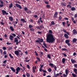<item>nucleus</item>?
Listing matches in <instances>:
<instances>
[{"instance_id": "nucleus-56", "label": "nucleus", "mask_w": 77, "mask_h": 77, "mask_svg": "<svg viewBox=\"0 0 77 77\" xmlns=\"http://www.w3.org/2000/svg\"><path fill=\"white\" fill-rule=\"evenodd\" d=\"M37 33H38V34H41V33H42V32L38 31Z\"/></svg>"}, {"instance_id": "nucleus-21", "label": "nucleus", "mask_w": 77, "mask_h": 77, "mask_svg": "<svg viewBox=\"0 0 77 77\" xmlns=\"http://www.w3.org/2000/svg\"><path fill=\"white\" fill-rule=\"evenodd\" d=\"M64 36L66 38V39H68L69 37H68V35L66 34H64Z\"/></svg>"}, {"instance_id": "nucleus-27", "label": "nucleus", "mask_w": 77, "mask_h": 77, "mask_svg": "<svg viewBox=\"0 0 77 77\" xmlns=\"http://www.w3.org/2000/svg\"><path fill=\"white\" fill-rule=\"evenodd\" d=\"M26 75L27 77H30V75L29 73H27L26 74Z\"/></svg>"}, {"instance_id": "nucleus-14", "label": "nucleus", "mask_w": 77, "mask_h": 77, "mask_svg": "<svg viewBox=\"0 0 77 77\" xmlns=\"http://www.w3.org/2000/svg\"><path fill=\"white\" fill-rule=\"evenodd\" d=\"M10 29L11 31H12V32H14V29L13 28V27L12 26H10Z\"/></svg>"}, {"instance_id": "nucleus-29", "label": "nucleus", "mask_w": 77, "mask_h": 77, "mask_svg": "<svg viewBox=\"0 0 77 77\" xmlns=\"http://www.w3.org/2000/svg\"><path fill=\"white\" fill-rule=\"evenodd\" d=\"M74 71L75 72V74H77V69H74Z\"/></svg>"}, {"instance_id": "nucleus-12", "label": "nucleus", "mask_w": 77, "mask_h": 77, "mask_svg": "<svg viewBox=\"0 0 77 77\" xmlns=\"http://www.w3.org/2000/svg\"><path fill=\"white\" fill-rule=\"evenodd\" d=\"M14 53L17 56L19 55V52L18 51H15L14 52Z\"/></svg>"}, {"instance_id": "nucleus-24", "label": "nucleus", "mask_w": 77, "mask_h": 77, "mask_svg": "<svg viewBox=\"0 0 77 77\" xmlns=\"http://www.w3.org/2000/svg\"><path fill=\"white\" fill-rule=\"evenodd\" d=\"M69 42H70V41L69 39L66 40L65 41V43H66V44H68V43H69Z\"/></svg>"}, {"instance_id": "nucleus-4", "label": "nucleus", "mask_w": 77, "mask_h": 77, "mask_svg": "<svg viewBox=\"0 0 77 77\" xmlns=\"http://www.w3.org/2000/svg\"><path fill=\"white\" fill-rule=\"evenodd\" d=\"M14 42L16 43V45H18V44L19 43H20V42L21 41H20V40L19 41V42H18V40L17 39V38L16 37L15 38H14Z\"/></svg>"}, {"instance_id": "nucleus-10", "label": "nucleus", "mask_w": 77, "mask_h": 77, "mask_svg": "<svg viewBox=\"0 0 77 77\" xmlns=\"http://www.w3.org/2000/svg\"><path fill=\"white\" fill-rule=\"evenodd\" d=\"M61 5L63 6H64V7H65V6H66V3L61 2Z\"/></svg>"}, {"instance_id": "nucleus-43", "label": "nucleus", "mask_w": 77, "mask_h": 77, "mask_svg": "<svg viewBox=\"0 0 77 77\" xmlns=\"http://www.w3.org/2000/svg\"><path fill=\"white\" fill-rule=\"evenodd\" d=\"M3 54L4 55H5V54H6V51H4L3 52Z\"/></svg>"}, {"instance_id": "nucleus-49", "label": "nucleus", "mask_w": 77, "mask_h": 77, "mask_svg": "<svg viewBox=\"0 0 77 77\" xmlns=\"http://www.w3.org/2000/svg\"><path fill=\"white\" fill-rule=\"evenodd\" d=\"M35 42H38V43L39 42V44H41V43L38 40H36L35 41Z\"/></svg>"}, {"instance_id": "nucleus-48", "label": "nucleus", "mask_w": 77, "mask_h": 77, "mask_svg": "<svg viewBox=\"0 0 77 77\" xmlns=\"http://www.w3.org/2000/svg\"><path fill=\"white\" fill-rule=\"evenodd\" d=\"M62 54H63L64 56L65 57H66V56H67V55H66V54H65L63 53Z\"/></svg>"}, {"instance_id": "nucleus-19", "label": "nucleus", "mask_w": 77, "mask_h": 77, "mask_svg": "<svg viewBox=\"0 0 77 77\" xmlns=\"http://www.w3.org/2000/svg\"><path fill=\"white\" fill-rule=\"evenodd\" d=\"M9 19L11 21H13V18L12 17H9Z\"/></svg>"}, {"instance_id": "nucleus-11", "label": "nucleus", "mask_w": 77, "mask_h": 77, "mask_svg": "<svg viewBox=\"0 0 77 77\" xmlns=\"http://www.w3.org/2000/svg\"><path fill=\"white\" fill-rule=\"evenodd\" d=\"M71 62L72 63H76V60H75L73 59H71Z\"/></svg>"}, {"instance_id": "nucleus-13", "label": "nucleus", "mask_w": 77, "mask_h": 77, "mask_svg": "<svg viewBox=\"0 0 77 77\" xmlns=\"http://www.w3.org/2000/svg\"><path fill=\"white\" fill-rule=\"evenodd\" d=\"M10 69L13 72H15V69L14 67H10Z\"/></svg>"}, {"instance_id": "nucleus-45", "label": "nucleus", "mask_w": 77, "mask_h": 77, "mask_svg": "<svg viewBox=\"0 0 77 77\" xmlns=\"http://www.w3.org/2000/svg\"><path fill=\"white\" fill-rule=\"evenodd\" d=\"M59 20H61L62 19V16H60L59 17Z\"/></svg>"}, {"instance_id": "nucleus-15", "label": "nucleus", "mask_w": 77, "mask_h": 77, "mask_svg": "<svg viewBox=\"0 0 77 77\" xmlns=\"http://www.w3.org/2000/svg\"><path fill=\"white\" fill-rule=\"evenodd\" d=\"M77 39L75 38H74L72 40V42L73 43H76L77 42Z\"/></svg>"}, {"instance_id": "nucleus-28", "label": "nucleus", "mask_w": 77, "mask_h": 77, "mask_svg": "<svg viewBox=\"0 0 77 77\" xmlns=\"http://www.w3.org/2000/svg\"><path fill=\"white\" fill-rule=\"evenodd\" d=\"M48 72H51L52 70L51 69V68H49L48 69Z\"/></svg>"}, {"instance_id": "nucleus-22", "label": "nucleus", "mask_w": 77, "mask_h": 77, "mask_svg": "<svg viewBox=\"0 0 77 77\" xmlns=\"http://www.w3.org/2000/svg\"><path fill=\"white\" fill-rule=\"evenodd\" d=\"M72 33L73 34H75V33H77V32H76V30L74 29L73 30V32Z\"/></svg>"}, {"instance_id": "nucleus-1", "label": "nucleus", "mask_w": 77, "mask_h": 77, "mask_svg": "<svg viewBox=\"0 0 77 77\" xmlns=\"http://www.w3.org/2000/svg\"><path fill=\"white\" fill-rule=\"evenodd\" d=\"M49 33H50L47 35L46 38V41L47 42L49 43H53L55 41V38H54L53 35L52 34L53 32L51 30H49Z\"/></svg>"}, {"instance_id": "nucleus-38", "label": "nucleus", "mask_w": 77, "mask_h": 77, "mask_svg": "<svg viewBox=\"0 0 77 77\" xmlns=\"http://www.w3.org/2000/svg\"><path fill=\"white\" fill-rule=\"evenodd\" d=\"M43 45L46 48H47V45H46V44L45 43H44L43 44Z\"/></svg>"}, {"instance_id": "nucleus-41", "label": "nucleus", "mask_w": 77, "mask_h": 77, "mask_svg": "<svg viewBox=\"0 0 77 77\" xmlns=\"http://www.w3.org/2000/svg\"><path fill=\"white\" fill-rule=\"evenodd\" d=\"M72 75L73 77H76V75H75V74H74L73 73H72Z\"/></svg>"}, {"instance_id": "nucleus-42", "label": "nucleus", "mask_w": 77, "mask_h": 77, "mask_svg": "<svg viewBox=\"0 0 77 77\" xmlns=\"http://www.w3.org/2000/svg\"><path fill=\"white\" fill-rule=\"evenodd\" d=\"M35 55L36 56H38V53H37V52H36V51H35Z\"/></svg>"}, {"instance_id": "nucleus-35", "label": "nucleus", "mask_w": 77, "mask_h": 77, "mask_svg": "<svg viewBox=\"0 0 77 77\" xmlns=\"http://www.w3.org/2000/svg\"><path fill=\"white\" fill-rule=\"evenodd\" d=\"M71 10L72 11H75V8L74 7H72L71 8Z\"/></svg>"}, {"instance_id": "nucleus-20", "label": "nucleus", "mask_w": 77, "mask_h": 77, "mask_svg": "<svg viewBox=\"0 0 77 77\" xmlns=\"http://www.w3.org/2000/svg\"><path fill=\"white\" fill-rule=\"evenodd\" d=\"M21 21H23V23H26L27 21L25 20V19H21Z\"/></svg>"}, {"instance_id": "nucleus-52", "label": "nucleus", "mask_w": 77, "mask_h": 77, "mask_svg": "<svg viewBox=\"0 0 77 77\" xmlns=\"http://www.w3.org/2000/svg\"><path fill=\"white\" fill-rule=\"evenodd\" d=\"M36 59H37V60H38L39 62H40V61L41 60H40V59H39V58L38 57H36Z\"/></svg>"}, {"instance_id": "nucleus-51", "label": "nucleus", "mask_w": 77, "mask_h": 77, "mask_svg": "<svg viewBox=\"0 0 77 77\" xmlns=\"http://www.w3.org/2000/svg\"><path fill=\"white\" fill-rule=\"evenodd\" d=\"M26 66L28 69H29V68H30V66H29V65L28 64L26 65Z\"/></svg>"}, {"instance_id": "nucleus-33", "label": "nucleus", "mask_w": 77, "mask_h": 77, "mask_svg": "<svg viewBox=\"0 0 77 77\" xmlns=\"http://www.w3.org/2000/svg\"><path fill=\"white\" fill-rule=\"evenodd\" d=\"M47 57L49 58V59H51V55L50 54H49L47 55Z\"/></svg>"}, {"instance_id": "nucleus-5", "label": "nucleus", "mask_w": 77, "mask_h": 77, "mask_svg": "<svg viewBox=\"0 0 77 77\" xmlns=\"http://www.w3.org/2000/svg\"><path fill=\"white\" fill-rule=\"evenodd\" d=\"M33 25L29 24V30L30 31H34V29L33 28Z\"/></svg>"}, {"instance_id": "nucleus-62", "label": "nucleus", "mask_w": 77, "mask_h": 77, "mask_svg": "<svg viewBox=\"0 0 77 77\" xmlns=\"http://www.w3.org/2000/svg\"><path fill=\"white\" fill-rule=\"evenodd\" d=\"M74 17H75V18H77V14H75Z\"/></svg>"}, {"instance_id": "nucleus-55", "label": "nucleus", "mask_w": 77, "mask_h": 77, "mask_svg": "<svg viewBox=\"0 0 77 77\" xmlns=\"http://www.w3.org/2000/svg\"><path fill=\"white\" fill-rule=\"evenodd\" d=\"M67 44V45L69 47H70L71 46V44L69 43H68Z\"/></svg>"}, {"instance_id": "nucleus-40", "label": "nucleus", "mask_w": 77, "mask_h": 77, "mask_svg": "<svg viewBox=\"0 0 77 77\" xmlns=\"http://www.w3.org/2000/svg\"><path fill=\"white\" fill-rule=\"evenodd\" d=\"M40 68H43V67L44 66V64H43L42 65H41V64L40 65Z\"/></svg>"}, {"instance_id": "nucleus-60", "label": "nucleus", "mask_w": 77, "mask_h": 77, "mask_svg": "<svg viewBox=\"0 0 77 77\" xmlns=\"http://www.w3.org/2000/svg\"><path fill=\"white\" fill-rule=\"evenodd\" d=\"M74 66L75 68H77V64H74Z\"/></svg>"}, {"instance_id": "nucleus-37", "label": "nucleus", "mask_w": 77, "mask_h": 77, "mask_svg": "<svg viewBox=\"0 0 77 77\" xmlns=\"http://www.w3.org/2000/svg\"><path fill=\"white\" fill-rule=\"evenodd\" d=\"M51 24L52 25H54L55 24V23H54V21H52V22H51Z\"/></svg>"}, {"instance_id": "nucleus-2", "label": "nucleus", "mask_w": 77, "mask_h": 77, "mask_svg": "<svg viewBox=\"0 0 77 77\" xmlns=\"http://www.w3.org/2000/svg\"><path fill=\"white\" fill-rule=\"evenodd\" d=\"M24 10L25 11V12L27 14H31V13H32L31 11L28 10V9H27V7L24 8Z\"/></svg>"}, {"instance_id": "nucleus-32", "label": "nucleus", "mask_w": 77, "mask_h": 77, "mask_svg": "<svg viewBox=\"0 0 77 77\" xmlns=\"http://www.w3.org/2000/svg\"><path fill=\"white\" fill-rule=\"evenodd\" d=\"M32 68L33 71H35V69H36V66H33L32 67Z\"/></svg>"}, {"instance_id": "nucleus-18", "label": "nucleus", "mask_w": 77, "mask_h": 77, "mask_svg": "<svg viewBox=\"0 0 77 77\" xmlns=\"http://www.w3.org/2000/svg\"><path fill=\"white\" fill-rule=\"evenodd\" d=\"M9 38L11 40V41H12V40H13V38H14V36H12L11 35H10L9 37Z\"/></svg>"}, {"instance_id": "nucleus-6", "label": "nucleus", "mask_w": 77, "mask_h": 77, "mask_svg": "<svg viewBox=\"0 0 77 77\" xmlns=\"http://www.w3.org/2000/svg\"><path fill=\"white\" fill-rule=\"evenodd\" d=\"M2 15H5V14L6 15H8V13H7L6 11H5L4 10H2Z\"/></svg>"}, {"instance_id": "nucleus-16", "label": "nucleus", "mask_w": 77, "mask_h": 77, "mask_svg": "<svg viewBox=\"0 0 77 77\" xmlns=\"http://www.w3.org/2000/svg\"><path fill=\"white\" fill-rule=\"evenodd\" d=\"M38 39L39 40V42H43L44 41V39L43 38H38Z\"/></svg>"}, {"instance_id": "nucleus-26", "label": "nucleus", "mask_w": 77, "mask_h": 77, "mask_svg": "<svg viewBox=\"0 0 77 77\" xmlns=\"http://www.w3.org/2000/svg\"><path fill=\"white\" fill-rule=\"evenodd\" d=\"M65 73L66 75L68 74V69H66L65 70Z\"/></svg>"}, {"instance_id": "nucleus-8", "label": "nucleus", "mask_w": 77, "mask_h": 77, "mask_svg": "<svg viewBox=\"0 0 77 77\" xmlns=\"http://www.w3.org/2000/svg\"><path fill=\"white\" fill-rule=\"evenodd\" d=\"M57 15H58V14L57 13V12H55L54 15V18H57Z\"/></svg>"}, {"instance_id": "nucleus-64", "label": "nucleus", "mask_w": 77, "mask_h": 77, "mask_svg": "<svg viewBox=\"0 0 77 77\" xmlns=\"http://www.w3.org/2000/svg\"><path fill=\"white\" fill-rule=\"evenodd\" d=\"M62 24L63 26H65V22H62Z\"/></svg>"}, {"instance_id": "nucleus-61", "label": "nucleus", "mask_w": 77, "mask_h": 77, "mask_svg": "<svg viewBox=\"0 0 77 77\" xmlns=\"http://www.w3.org/2000/svg\"><path fill=\"white\" fill-rule=\"evenodd\" d=\"M63 77H67V75H66L65 74H63Z\"/></svg>"}, {"instance_id": "nucleus-17", "label": "nucleus", "mask_w": 77, "mask_h": 77, "mask_svg": "<svg viewBox=\"0 0 77 77\" xmlns=\"http://www.w3.org/2000/svg\"><path fill=\"white\" fill-rule=\"evenodd\" d=\"M25 59H26V60H25V61L26 62H29L30 60V59H29L28 60H27L28 59V57H26V58H25Z\"/></svg>"}, {"instance_id": "nucleus-47", "label": "nucleus", "mask_w": 77, "mask_h": 77, "mask_svg": "<svg viewBox=\"0 0 77 77\" xmlns=\"http://www.w3.org/2000/svg\"><path fill=\"white\" fill-rule=\"evenodd\" d=\"M2 49L3 50H6V48H5V47H2Z\"/></svg>"}, {"instance_id": "nucleus-31", "label": "nucleus", "mask_w": 77, "mask_h": 77, "mask_svg": "<svg viewBox=\"0 0 77 77\" xmlns=\"http://www.w3.org/2000/svg\"><path fill=\"white\" fill-rule=\"evenodd\" d=\"M67 8H71V6L70 5H67Z\"/></svg>"}, {"instance_id": "nucleus-39", "label": "nucleus", "mask_w": 77, "mask_h": 77, "mask_svg": "<svg viewBox=\"0 0 77 77\" xmlns=\"http://www.w3.org/2000/svg\"><path fill=\"white\" fill-rule=\"evenodd\" d=\"M62 51L63 50L64 51H67V49H66L65 48H63L62 49Z\"/></svg>"}, {"instance_id": "nucleus-3", "label": "nucleus", "mask_w": 77, "mask_h": 77, "mask_svg": "<svg viewBox=\"0 0 77 77\" xmlns=\"http://www.w3.org/2000/svg\"><path fill=\"white\" fill-rule=\"evenodd\" d=\"M49 65L51 66L52 68H54L55 70L56 71L57 69V67L55 66V65L52 63H50L49 64Z\"/></svg>"}, {"instance_id": "nucleus-53", "label": "nucleus", "mask_w": 77, "mask_h": 77, "mask_svg": "<svg viewBox=\"0 0 77 77\" xmlns=\"http://www.w3.org/2000/svg\"><path fill=\"white\" fill-rule=\"evenodd\" d=\"M0 2L1 4H2V5H3V2L2 0H0Z\"/></svg>"}, {"instance_id": "nucleus-25", "label": "nucleus", "mask_w": 77, "mask_h": 77, "mask_svg": "<svg viewBox=\"0 0 77 77\" xmlns=\"http://www.w3.org/2000/svg\"><path fill=\"white\" fill-rule=\"evenodd\" d=\"M13 6V4H12V3H11L9 5V8H11Z\"/></svg>"}, {"instance_id": "nucleus-54", "label": "nucleus", "mask_w": 77, "mask_h": 77, "mask_svg": "<svg viewBox=\"0 0 77 77\" xmlns=\"http://www.w3.org/2000/svg\"><path fill=\"white\" fill-rule=\"evenodd\" d=\"M7 62V60H5L3 61V63H5V64Z\"/></svg>"}, {"instance_id": "nucleus-63", "label": "nucleus", "mask_w": 77, "mask_h": 77, "mask_svg": "<svg viewBox=\"0 0 77 77\" xmlns=\"http://www.w3.org/2000/svg\"><path fill=\"white\" fill-rule=\"evenodd\" d=\"M43 72H45V73H47V71H46V70H43Z\"/></svg>"}, {"instance_id": "nucleus-50", "label": "nucleus", "mask_w": 77, "mask_h": 77, "mask_svg": "<svg viewBox=\"0 0 77 77\" xmlns=\"http://www.w3.org/2000/svg\"><path fill=\"white\" fill-rule=\"evenodd\" d=\"M33 17H35V18H37L38 17V16L36 15H34L33 16Z\"/></svg>"}, {"instance_id": "nucleus-59", "label": "nucleus", "mask_w": 77, "mask_h": 77, "mask_svg": "<svg viewBox=\"0 0 77 77\" xmlns=\"http://www.w3.org/2000/svg\"><path fill=\"white\" fill-rule=\"evenodd\" d=\"M12 35H13V36L14 37H15V36H16V35L14 33L12 34Z\"/></svg>"}, {"instance_id": "nucleus-46", "label": "nucleus", "mask_w": 77, "mask_h": 77, "mask_svg": "<svg viewBox=\"0 0 77 77\" xmlns=\"http://www.w3.org/2000/svg\"><path fill=\"white\" fill-rule=\"evenodd\" d=\"M39 19H40V21L42 23L43 22V21L42 20H42V18H41V17H40Z\"/></svg>"}, {"instance_id": "nucleus-58", "label": "nucleus", "mask_w": 77, "mask_h": 77, "mask_svg": "<svg viewBox=\"0 0 77 77\" xmlns=\"http://www.w3.org/2000/svg\"><path fill=\"white\" fill-rule=\"evenodd\" d=\"M3 4L0 5V8H3Z\"/></svg>"}, {"instance_id": "nucleus-57", "label": "nucleus", "mask_w": 77, "mask_h": 77, "mask_svg": "<svg viewBox=\"0 0 77 77\" xmlns=\"http://www.w3.org/2000/svg\"><path fill=\"white\" fill-rule=\"evenodd\" d=\"M43 69H42V68H40L39 69V71L40 72H41V71H43Z\"/></svg>"}, {"instance_id": "nucleus-23", "label": "nucleus", "mask_w": 77, "mask_h": 77, "mask_svg": "<svg viewBox=\"0 0 77 77\" xmlns=\"http://www.w3.org/2000/svg\"><path fill=\"white\" fill-rule=\"evenodd\" d=\"M66 59L65 58H63L62 60V62L63 63H65V60Z\"/></svg>"}, {"instance_id": "nucleus-44", "label": "nucleus", "mask_w": 77, "mask_h": 77, "mask_svg": "<svg viewBox=\"0 0 77 77\" xmlns=\"http://www.w3.org/2000/svg\"><path fill=\"white\" fill-rule=\"evenodd\" d=\"M63 32H64V33H66V29H63Z\"/></svg>"}, {"instance_id": "nucleus-9", "label": "nucleus", "mask_w": 77, "mask_h": 77, "mask_svg": "<svg viewBox=\"0 0 77 77\" xmlns=\"http://www.w3.org/2000/svg\"><path fill=\"white\" fill-rule=\"evenodd\" d=\"M15 5L16 6H17V7L18 8H19L20 9H22V7H21V6L20 5L18 4H15Z\"/></svg>"}, {"instance_id": "nucleus-7", "label": "nucleus", "mask_w": 77, "mask_h": 77, "mask_svg": "<svg viewBox=\"0 0 77 77\" xmlns=\"http://www.w3.org/2000/svg\"><path fill=\"white\" fill-rule=\"evenodd\" d=\"M16 70L17 71V72H16V73L17 74H18V72H19V71H20V67H17Z\"/></svg>"}, {"instance_id": "nucleus-34", "label": "nucleus", "mask_w": 77, "mask_h": 77, "mask_svg": "<svg viewBox=\"0 0 77 77\" xmlns=\"http://www.w3.org/2000/svg\"><path fill=\"white\" fill-rule=\"evenodd\" d=\"M59 73H57V74H56L54 76V77H57V76H59Z\"/></svg>"}, {"instance_id": "nucleus-36", "label": "nucleus", "mask_w": 77, "mask_h": 77, "mask_svg": "<svg viewBox=\"0 0 77 77\" xmlns=\"http://www.w3.org/2000/svg\"><path fill=\"white\" fill-rule=\"evenodd\" d=\"M46 7L47 8H50V5H47L46 6Z\"/></svg>"}, {"instance_id": "nucleus-30", "label": "nucleus", "mask_w": 77, "mask_h": 77, "mask_svg": "<svg viewBox=\"0 0 77 77\" xmlns=\"http://www.w3.org/2000/svg\"><path fill=\"white\" fill-rule=\"evenodd\" d=\"M9 56L11 59L14 58V57H13V56L11 54H9Z\"/></svg>"}]
</instances>
